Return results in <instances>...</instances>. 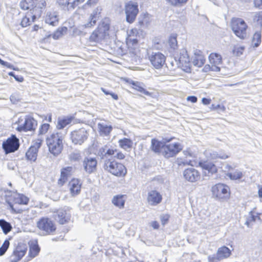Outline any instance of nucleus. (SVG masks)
<instances>
[{
    "label": "nucleus",
    "mask_w": 262,
    "mask_h": 262,
    "mask_svg": "<svg viewBox=\"0 0 262 262\" xmlns=\"http://www.w3.org/2000/svg\"><path fill=\"white\" fill-rule=\"evenodd\" d=\"M138 31L137 29H133L128 32L127 37L126 38L127 44H132L133 46L138 43V39L137 34Z\"/></svg>",
    "instance_id": "7c9ffc66"
},
{
    "label": "nucleus",
    "mask_w": 262,
    "mask_h": 262,
    "mask_svg": "<svg viewBox=\"0 0 262 262\" xmlns=\"http://www.w3.org/2000/svg\"><path fill=\"white\" fill-rule=\"evenodd\" d=\"M41 15V11L38 12V14H33L31 16L32 20H30V18L27 16L23 17L21 20L20 25L23 27H26L31 24L32 22H33L34 20L36 19V16H40Z\"/></svg>",
    "instance_id": "72a5a7b5"
},
{
    "label": "nucleus",
    "mask_w": 262,
    "mask_h": 262,
    "mask_svg": "<svg viewBox=\"0 0 262 262\" xmlns=\"http://www.w3.org/2000/svg\"><path fill=\"white\" fill-rule=\"evenodd\" d=\"M46 2L45 0H40L38 2L36 6L34 7L35 10H36V8H39V10L37 13H35V14H38L40 11H41V13L42 12L41 9L45 8L46 6Z\"/></svg>",
    "instance_id": "6e6d98bb"
},
{
    "label": "nucleus",
    "mask_w": 262,
    "mask_h": 262,
    "mask_svg": "<svg viewBox=\"0 0 262 262\" xmlns=\"http://www.w3.org/2000/svg\"><path fill=\"white\" fill-rule=\"evenodd\" d=\"M173 6H179L185 4L188 0H167Z\"/></svg>",
    "instance_id": "13d9d810"
},
{
    "label": "nucleus",
    "mask_w": 262,
    "mask_h": 262,
    "mask_svg": "<svg viewBox=\"0 0 262 262\" xmlns=\"http://www.w3.org/2000/svg\"><path fill=\"white\" fill-rule=\"evenodd\" d=\"M73 173V168L72 166L63 167L61 169L60 177L58 180V184L63 185Z\"/></svg>",
    "instance_id": "412c9836"
},
{
    "label": "nucleus",
    "mask_w": 262,
    "mask_h": 262,
    "mask_svg": "<svg viewBox=\"0 0 262 262\" xmlns=\"http://www.w3.org/2000/svg\"><path fill=\"white\" fill-rule=\"evenodd\" d=\"M10 99L13 104H17L20 100L21 98L18 94L14 93L10 96Z\"/></svg>",
    "instance_id": "5fc2aeb1"
},
{
    "label": "nucleus",
    "mask_w": 262,
    "mask_h": 262,
    "mask_svg": "<svg viewBox=\"0 0 262 262\" xmlns=\"http://www.w3.org/2000/svg\"><path fill=\"white\" fill-rule=\"evenodd\" d=\"M13 199L15 204L27 205L29 202V198L23 194L17 193L15 195L11 196Z\"/></svg>",
    "instance_id": "2f4dec72"
},
{
    "label": "nucleus",
    "mask_w": 262,
    "mask_h": 262,
    "mask_svg": "<svg viewBox=\"0 0 262 262\" xmlns=\"http://www.w3.org/2000/svg\"><path fill=\"white\" fill-rule=\"evenodd\" d=\"M171 64L173 67L176 66L182 69L186 72H190V62L189 55L186 49H183L179 55L175 56L171 61Z\"/></svg>",
    "instance_id": "20e7f679"
},
{
    "label": "nucleus",
    "mask_w": 262,
    "mask_h": 262,
    "mask_svg": "<svg viewBox=\"0 0 262 262\" xmlns=\"http://www.w3.org/2000/svg\"><path fill=\"white\" fill-rule=\"evenodd\" d=\"M210 63L212 64V71L219 72L220 68L219 66L222 63V58L221 55L217 53H211L209 56Z\"/></svg>",
    "instance_id": "4be33fe9"
},
{
    "label": "nucleus",
    "mask_w": 262,
    "mask_h": 262,
    "mask_svg": "<svg viewBox=\"0 0 262 262\" xmlns=\"http://www.w3.org/2000/svg\"><path fill=\"white\" fill-rule=\"evenodd\" d=\"M49 127L50 124L48 123H43L42 124L39 129V135H40L45 134L49 130Z\"/></svg>",
    "instance_id": "864d4df0"
},
{
    "label": "nucleus",
    "mask_w": 262,
    "mask_h": 262,
    "mask_svg": "<svg viewBox=\"0 0 262 262\" xmlns=\"http://www.w3.org/2000/svg\"><path fill=\"white\" fill-rule=\"evenodd\" d=\"M59 16L56 12H48L45 17V22L47 24L56 26L58 24Z\"/></svg>",
    "instance_id": "c85d7f7f"
},
{
    "label": "nucleus",
    "mask_w": 262,
    "mask_h": 262,
    "mask_svg": "<svg viewBox=\"0 0 262 262\" xmlns=\"http://www.w3.org/2000/svg\"><path fill=\"white\" fill-rule=\"evenodd\" d=\"M162 194L155 190H150L148 192L147 201L151 206H156L159 204L162 201Z\"/></svg>",
    "instance_id": "a211bd4d"
},
{
    "label": "nucleus",
    "mask_w": 262,
    "mask_h": 262,
    "mask_svg": "<svg viewBox=\"0 0 262 262\" xmlns=\"http://www.w3.org/2000/svg\"><path fill=\"white\" fill-rule=\"evenodd\" d=\"M257 194L259 201L262 202V185L258 186Z\"/></svg>",
    "instance_id": "680f3d73"
},
{
    "label": "nucleus",
    "mask_w": 262,
    "mask_h": 262,
    "mask_svg": "<svg viewBox=\"0 0 262 262\" xmlns=\"http://www.w3.org/2000/svg\"><path fill=\"white\" fill-rule=\"evenodd\" d=\"M10 245L9 239H6L0 247V256L5 254Z\"/></svg>",
    "instance_id": "09e8293b"
},
{
    "label": "nucleus",
    "mask_w": 262,
    "mask_h": 262,
    "mask_svg": "<svg viewBox=\"0 0 262 262\" xmlns=\"http://www.w3.org/2000/svg\"><path fill=\"white\" fill-rule=\"evenodd\" d=\"M118 142L120 146L124 149L131 148L133 144L132 140L126 138L119 140Z\"/></svg>",
    "instance_id": "e433bc0d"
},
{
    "label": "nucleus",
    "mask_w": 262,
    "mask_h": 262,
    "mask_svg": "<svg viewBox=\"0 0 262 262\" xmlns=\"http://www.w3.org/2000/svg\"><path fill=\"white\" fill-rule=\"evenodd\" d=\"M261 34L260 32H256L253 36L252 42L254 47H257L261 43Z\"/></svg>",
    "instance_id": "a19ab883"
},
{
    "label": "nucleus",
    "mask_w": 262,
    "mask_h": 262,
    "mask_svg": "<svg viewBox=\"0 0 262 262\" xmlns=\"http://www.w3.org/2000/svg\"><path fill=\"white\" fill-rule=\"evenodd\" d=\"M231 255V251L227 247L223 246L219 248L216 252L217 260H222L229 258Z\"/></svg>",
    "instance_id": "cd10ccee"
},
{
    "label": "nucleus",
    "mask_w": 262,
    "mask_h": 262,
    "mask_svg": "<svg viewBox=\"0 0 262 262\" xmlns=\"http://www.w3.org/2000/svg\"><path fill=\"white\" fill-rule=\"evenodd\" d=\"M101 11V7H97L94 10L90 17V21L84 25L85 28H91L96 25V21L100 17Z\"/></svg>",
    "instance_id": "b1692460"
},
{
    "label": "nucleus",
    "mask_w": 262,
    "mask_h": 262,
    "mask_svg": "<svg viewBox=\"0 0 262 262\" xmlns=\"http://www.w3.org/2000/svg\"><path fill=\"white\" fill-rule=\"evenodd\" d=\"M244 49L243 47H234L232 50L233 54L236 56H240L243 54Z\"/></svg>",
    "instance_id": "603ef678"
},
{
    "label": "nucleus",
    "mask_w": 262,
    "mask_h": 262,
    "mask_svg": "<svg viewBox=\"0 0 262 262\" xmlns=\"http://www.w3.org/2000/svg\"><path fill=\"white\" fill-rule=\"evenodd\" d=\"M197 165L201 168L205 176H210L217 172L218 168L215 164L209 160H201Z\"/></svg>",
    "instance_id": "f8f14e48"
},
{
    "label": "nucleus",
    "mask_w": 262,
    "mask_h": 262,
    "mask_svg": "<svg viewBox=\"0 0 262 262\" xmlns=\"http://www.w3.org/2000/svg\"><path fill=\"white\" fill-rule=\"evenodd\" d=\"M168 43L171 50H176L178 47V42L176 36L174 35L170 36L169 38Z\"/></svg>",
    "instance_id": "a18cd8bd"
},
{
    "label": "nucleus",
    "mask_w": 262,
    "mask_h": 262,
    "mask_svg": "<svg viewBox=\"0 0 262 262\" xmlns=\"http://www.w3.org/2000/svg\"><path fill=\"white\" fill-rule=\"evenodd\" d=\"M149 58L151 64L156 69H160L165 62V57L160 52H152Z\"/></svg>",
    "instance_id": "f3484780"
},
{
    "label": "nucleus",
    "mask_w": 262,
    "mask_h": 262,
    "mask_svg": "<svg viewBox=\"0 0 262 262\" xmlns=\"http://www.w3.org/2000/svg\"><path fill=\"white\" fill-rule=\"evenodd\" d=\"M84 1V0H74L73 2H71V9H74L76 6L82 3Z\"/></svg>",
    "instance_id": "bf43d9fd"
},
{
    "label": "nucleus",
    "mask_w": 262,
    "mask_h": 262,
    "mask_svg": "<svg viewBox=\"0 0 262 262\" xmlns=\"http://www.w3.org/2000/svg\"><path fill=\"white\" fill-rule=\"evenodd\" d=\"M38 229L43 231L45 235L53 234L56 230V227L53 221L48 217L41 218L37 223Z\"/></svg>",
    "instance_id": "6e6552de"
},
{
    "label": "nucleus",
    "mask_w": 262,
    "mask_h": 262,
    "mask_svg": "<svg viewBox=\"0 0 262 262\" xmlns=\"http://www.w3.org/2000/svg\"><path fill=\"white\" fill-rule=\"evenodd\" d=\"M125 46L120 41L116 42V56H123L125 54Z\"/></svg>",
    "instance_id": "4c0bfd02"
},
{
    "label": "nucleus",
    "mask_w": 262,
    "mask_h": 262,
    "mask_svg": "<svg viewBox=\"0 0 262 262\" xmlns=\"http://www.w3.org/2000/svg\"><path fill=\"white\" fill-rule=\"evenodd\" d=\"M231 28L236 36L241 39L245 38L247 25L243 19L239 18L233 19Z\"/></svg>",
    "instance_id": "9d476101"
},
{
    "label": "nucleus",
    "mask_w": 262,
    "mask_h": 262,
    "mask_svg": "<svg viewBox=\"0 0 262 262\" xmlns=\"http://www.w3.org/2000/svg\"><path fill=\"white\" fill-rule=\"evenodd\" d=\"M68 29L66 27L59 28L52 35V37L55 39H58L61 37L64 33H66Z\"/></svg>",
    "instance_id": "79ce46f5"
},
{
    "label": "nucleus",
    "mask_w": 262,
    "mask_h": 262,
    "mask_svg": "<svg viewBox=\"0 0 262 262\" xmlns=\"http://www.w3.org/2000/svg\"><path fill=\"white\" fill-rule=\"evenodd\" d=\"M212 109L214 110H220L222 111H225L226 110L225 107L223 105L217 104V105H212Z\"/></svg>",
    "instance_id": "052dcab7"
},
{
    "label": "nucleus",
    "mask_w": 262,
    "mask_h": 262,
    "mask_svg": "<svg viewBox=\"0 0 262 262\" xmlns=\"http://www.w3.org/2000/svg\"><path fill=\"white\" fill-rule=\"evenodd\" d=\"M227 176L230 179L236 180L241 179L243 177V173L238 170L231 169L227 174Z\"/></svg>",
    "instance_id": "f704fd0d"
},
{
    "label": "nucleus",
    "mask_w": 262,
    "mask_h": 262,
    "mask_svg": "<svg viewBox=\"0 0 262 262\" xmlns=\"http://www.w3.org/2000/svg\"><path fill=\"white\" fill-rule=\"evenodd\" d=\"M39 251V248L38 245L31 247L29 250V255L31 257H35Z\"/></svg>",
    "instance_id": "3c124183"
},
{
    "label": "nucleus",
    "mask_w": 262,
    "mask_h": 262,
    "mask_svg": "<svg viewBox=\"0 0 262 262\" xmlns=\"http://www.w3.org/2000/svg\"><path fill=\"white\" fill-rule=\"evenodd\" d=\"M74 119V117L71 115L58 118L56 124V128L58 129H62L64 128L67 125L70 124Z\"/></svg>",
    "instance_id": "c756f323"
},
{
    "label": "nucleus",
    "mask_w": 262,
    "mask_h": 262,
    "mask_svg": "<svg viewBox=\"0 0 262 262\" xmlns=\"http://www.w3.org/2000/svg\"><path fill=\"white\" fill-rule=\"evenodd\" d=\"M174 138V137L166 138L163 142L153 138L151 140L150 149L156 154L162 155L166 159L174 157L183 148L179 142L170 143Z\"/></svg>",
    "instance_id": "f257e3e1"
},
{
    "label": "nucleus",
    "mask_w": 262,
    "mask_h": 262,
    "mask_svg": "<svg viewBox=\"0 0 262 262\" xmlns=\"http://www.w3.org/2000/svg\"><path fill=\"white\" fill-rule=\"evenodd\" d=\"M151 226L154 229H158L160 227V225L158 221H155L151 223Z\"/></svg>",
    "instance_id": "0e129e2a"
},
{
    "label": "nucleus",
    "mask_w": 262,
    "mask_h": 262,
    "mask_svg": "<svg viewBox=\"0 0 262 262\" xmlns=\"http://www.w3.org/2000/svg\"><path fill=\"white\" fill-rule=\"evenodd\" d=\"M97 28L101 31H102V32L104 33V34H105L106 35L107 32L110 29V25L107 23V20L105 19L102 21V23L100 24Z\"/></svg>",
    "instance_id": "de8ad7c7"
},
{
    "label": "nucleus",
    "mask_w": 262,
    "mask_h": 262,
    "mask_svg": "<svg viewBox=\"0 0 262 262\" xmlns=\"http://www.w3.org/2000/svg\"><path fill=\"white\" fill-rule=\"evenodd\" d=\"M254 3L256 7L260 8L262 6V0H254Z\"/></svg>",
    "instance_id": "774afa93"
},
{
    "label": "nucleus",
    "mask_w": 262,
    "mask_h": 262,
    "mask_svg": "<svg viewBox=\"0 0 262 262\" xmlns=\"http://www.w3.org/2000/svg\"><path fill=\"white\" fill-rule=\"evenodd\" d=\"M126 198V195L116 196V206L119 208H123L124 205Z\"/></svg>",
    "instance_id": "c03bdc74"
},
{
    "label": "nucleus",
    "mask_w": 262,
    "mask_h": 262,
    "mask_svg": "<svg viewBox=\"0 0 262 262\" xmlns=\"http://www.w3.org/2000/svg\"><path fill=\"white\" fill-rule=\"evenodd\" d=\"M35 3L32 1V0H21L20 2L19 6L21 9L23 10H29L30 9L31 11L33 10L34 12L35 11V8L34 7V5Z\"/></svg>",
    "instance_id": "473e14b6"
},
{
    "label": "nucleus",
    "mask_w": 262,
    "mask_h": 262,
    "mask_svg": "<svg viewBox=\"0 0 262 262\" xmlns=\"http://www.w3.org/2000/svg\"><path fill=\"white\" fill-rule=\"evenodd\" d=\"M97 161L95 158H84L83 166L84 170L89 174H91L96 170Z\"/></svg>",
    "instance_id": "6ab92c4d"
},
{
    "label": "nucleus",
    "mask_w": 262,
    "mask_h": 262,
    "mask_svg": "<svg viewBox=\"0 0 262 262\" xmlns=\"http://www.w3.org/2000/svg\"><path fill=\"white\" fill-rule=\"evenodd\" d=\"M42 144V140H38L28 149L26 153V158L31 162H35L37 159L39 148Z\"/></svg>",
    "instance_id": "2eb2a0df"
},
{
    "label": "nucleus",
    "mask_w": 262,
    "mask_h": 262,
    "mask_svg": "<svg viewBox=\"0 0 262 262\" xmlns=\"http://www.w3.org/2000/svg\"><path fill=\"white\" fill-rule=\"evenodd\" d=\"M37 125V122L33 118L28 117L25 119L24 123L19 125L18 129L19 131L34 130Z\"/></svg>",
    "instance_id": "5701e85b"
},
{
    "label": "nucleus",
    "mask_w": 262,
    "mask_h": 262,
    "mask_svg": "<svg viewBox=\"0 0 262 262\" xmlns=\"http://www.w3.org/2000/svg\"><path fill=\"white\" fill-rule=\"evenodd\" d=\"M98 1L99 0H89L84 6L85 7L86 5L91 6L97 3Z\"/></svg>",
    "instance_id": "69168bd1"
},
{
    "label": "nucleus",
    "mask_w": 262,
    "mask_h": 262,
    "mask_svg": "<svg viewBox=\"0 0 262 262\" xmlns=\"http://www.w3.org/2000/svg\"><path fill=\"white\" fill-rule=\"evenodd\" d=\"M114 153L115 150L113 148H110L107 145L101 148L98 152L99 155L102 158H106L104 168L113 175H115V165L114 164L115 160L110 159V158L113 157Z\"/></svg>",
    "instance_id": "7ed1b4c3"
},
{
    "label": "nucleus",
    "mask_w": 262,
    "mask_h": 262,
    "mask_svg": "<svg viewBox=\"0 0 262 262\" xmlns=\"http://www.w3.org/2000/svg\"><path fill=\"white\" fill-rule=\"evenodd\" d=\"M57 3L59 6L64 10H71V2L69 0H57Z\"/></svg>",
    "instance_id": "37998d69"
},
{
    "label": "nucleus",
    "mask_w": 262,
    "mask_h": 262,
    "mask_svg": "<svg viewBox=\"0 0 262 262\" xmlns=\"http://www.w3.org/2000/svg\"><path fill=\"white\" fill-rule=\"evenodd\" d=\"M127 172V170L123 164L116 163V176L124 177Z\"/></svg>",
    "instance_id": "ea45409f"
},
{
    "label": "nucleus",
    "mask_w": 262,
    "mask_h": 262,
    "mask_svg": "<svg viewBox=\"0 0 262 262\" xmlns=\"http://www.w3.org/2000/svg\"><path fill=\"white\" fill-rule=\"evenodd\" d=\"M71 208L69 207L64 206L54 212V219L60 225L69 223L71 217Z\"/></svg>",
    "instance_id": "1a4fd4ad"
},
{
    "label": "nucleus",
    "mask_w": 262,
    "mask_h": 262,
    "mask_svg": "<svg viewBox=\"0 0 262 262\" xmlns=\"http://www.w3.org/2000/svg\"><path fill=\"white\" fill-rule=\"evenodd\" d=\"M183 177L185 181L193 183L201 179V172L194 168H187L183 171Z\"/></svg>",
    "instance_id": "4468645a"
},
{
    "label": "nucleus",
    "mask_w": 262,
    "mask_h": 262,
    "mask_svg": "<svg viewBox=\"0 0 262 262\" xmlns=\"http://www.w3.org/2000/svg\"><path fill=\"white\" fill-rule=\"evenodd\" d=\"M0 227L4 234H8L12 229L11 224L4 219H0Z\"/></svg>",
    "instance_id": "58836bf2"
},
{
    "label": "nucleus",
    "mask_w": 262,
    "mask_h": 262,
    "mask_svg": "<svg viewBox=\"0 0 262 262\" xmlns=\"http://www.w3.org/2000/svg\"><path fill=\"white\" fill-rule=\"evenodd\" d=\"M98 125L99 130L101 135L107 136L113 129L112 126L107 125L103 123H99Z\"/></svg>",
    "instance_id": "c9c22d12"
},
{
    "label": "nucleus",
    "mask_w": 262,
    "mask_h": 262,
    "mask_svg": "<svg viewBox=\"0 0 262 262\" xmlns=\"http://www.w3.org/2000/svg\"><path fill=\"white\" fill-rule=\"evenodd\" d=\"M19 147V139L14 135L4 141L2 144V148L6 154L12 153L18 150Z\"/></svg>",
    "instance_id": "9b49d317"
},
{
    "label": "nucleus",
    "mask_w": 262,
    "mask_h": 262,
    "mask_svg": "<svg viewBox=\"0 0 262 262\" xmlns=\"http://www.w3.org/2000/svg\"><path fill=\"white\" fill-rule=\"evenodd\" d=\"M139 12L138 5L137 3L130 2L125 6L126 20L129 24L133 23L136 19Z\"/></svg>",
    "instance_id": "ddd939ff"
},
{
    "label": "nucleus",
    "mask_w": 262,
    "mask_h": 262,
    "mask_svg": "<svg viewBox=\"0 0 262 262\" xmlns=\"http://www.w3.org/2000/svg\"><path fill=\"white\" fill-rule=\"evenodd\" d=\"M170 215L169 214H163L160 217V220L161 224L163 226H165L167 224L169 220Z\"/></svg>",
    "instance_id": "4d7b16f0"
},
{
    "label": "nucleus",
    "mask_w": 262,
    "mask_h": 262,
    "mask_svg": "<svg viewBox=\"0 0 262 262\" xmlns=\"http://www.w3.org/2000/svg\"><path fill=\"white\" fill-rule=\"evenodd\" d=\"M102 31L97 28L90 35L89 37L90 42L95 43L101 42L106 36L105 34Z\"/></svg>",
    "instance_id": "a878e982"
},
{
    "label": "nucleus",
    "mask_w": 262,
    "mask_h": 262,
    "mask_svg": "<svg viewBox=\"0 0 262 262\" xmlns=\"http://www.w3.org/2000/svg\"><path fill=\"white\" fill-rule=\"evenodd\" d=\"M132 85V87L133 89H135V90L139 91L141 93H143L146 95L148 96H152V93L148 92V91H146L144 88L138 85L137 84L138 83H131Z\"/></svg>",
    "instance_id": "49530a36"
},
{
    "label": "nucleus",
    "mask_w": 262,
    "mask_h": 262,
    "mask_svg": "<svg viewBox=\"0 0 262 262\" xmlns=\"http://www.w3.org/2000/svg\"><path fill=\"white\" fill-rule=\"evenodd\" d=\"M187 100L192 103H195L197 102L198 99L195 96H191L188 97Z\"/></svg>",
    "instance_id": "338daca9"
},
{
    "label": "nucleus",
    "mask_w": 262,
    "mask_h": 262,
    "mask_svg": "<svg viewBox=\"0 0 262 262\" xmlns=\"http://www.w3.org/2000/svg\"><path fill=\"white\" fill-rule=\"evenodd\" d=\"M261 216H262V211H258L256 207L253 208L249 212V215L246 219L245 225L248 227H252L256 222H261Z\"/></svg>",
    "instance_id": "dca6fc26"
},
{
    "label": "nucleus",
    "mask_w": 262,
    "mask_h": 262,
    "mask_svg": "<svg viewBox=\"0 0 262 262\" xmlns=\"http://www.w3.org/2000/svg\"><path fill=\"white\" fill-rule=\"evenodd\" d=\"M89 132L84 127L74 130L71 132L70 138L74 145H81L88 139Z\"/></svg>",
    "instance_id": "0eeeda50"
},
{
    "label": "nucleus",
    "mask_w": 262,
    "mask_h": 262,
    "mask_svg": "<svg viewBox=\"0 0 262 262\" xmlns=\"http://www.w3.org/2000/svg\"><path fill=\"white\" fill-rule=\"evenodd\" d=\"M255 19H256L257 21L262 20V11L256 13L255 14Z\"/></svg>",
    "instance_id": "e2e57ef3"
},
{
    "label": "nucleus",
    "mask_w": 262,
    "mask_h": 262,
    "mask_svg": "<svg viewBox=\"0 0 262 262\" xmlns=\"http://www.w3.org/2000/svg\"><path fill=\"white\" fill-rule=\"evenodd\" d=\"M81 185L82 183L78 179L73 178L70 181L69 186L72 195L75 196L80 193Z\"/></svg>",
    "instance_id": "393cba45"
},
{
    "label": "nucleus",
    "mask_w": 262,
    "mask_h": 262,
    "mask_svg": "<svg viewBox=\"0 0 262 262\" xmlns=\"http://www.w3.org/2000/svg\"><path fill=\"white\" fill-rule=\"evenodd\" d=\"M212 195L220 200H227L230 197V189L228 186L222 183H217L212 187Z\"/></svg>",
    "instance_id": "423d86ee"
},
{
    "label": "nucleus",
    "mask_w": 262,
    "mask_h": 262,
    "mask_svg": "<svg viewBox=\"0 0 262 262\" xmlns=\"http://www.w3.org/2000/svg\"><path fill=\"white\" fill-rule=\"evenodd\" d=\"M205 62V58L201 51L195 50L194 51V56L192 58V63L194 66L201 67Z\"/></svg>",
    "instance_id": "bb28decb"
},
{
    "label": "nucleus",
    "mask_w": 262,
    "mask_h": 262,
    "mask_svg": "<svg viewBox=\"0 0 262 262\" xmlns=\"http://www.w3.org/2000/svg\"><path fill=\"white\" fill-rule=\"evenodd\" d=\"M183 156L177 158V164L179 167H185L186 166H196L198 161L195 154L189 149H187L183 152Z\"/></svg>",
    "instance_id": "39448f33"
},
{
    "label": "nucleus",
    "mask_w": 262,
    "mask_h": 262,
    "mask_svg": "<svg viewBox=\"0 0 262 262\" xmlns=\"http://www.w3.org/2000/svg\"><path fill=\"white\" fill-rule=\"evenodd\" d=\"M63 138L59 133H53L46 138L49 151L54 156L57 157L62 151Z\"/></svg>",
    "instance_id": "f03ea898"
},
{
    "label": "nucleus",
    "mask_w": 262,
    "mask_h": 262,
    "mask_svg": "<svg viewBox=\"0 0 262 262\" xmlns=\"http://www.w3.org/2000/svg\"><path fill=\"white\" fill-rule=\"evenodd\" d=\"M27 248L25 245H20L16 247L13 251V254L11 257V262H18L25 255Z\"/></svg>",
    "instance_id": "aec40b11"
},
{
    "label": "nucleus",
    "mask_w": 262,
    "mask_h": 262,
    "mask_svg": "<svg viewBox=\"0 0 262 262\" xmlns=\"http://www.w3.org/2000/svg\"><path fill=\"white\" fill-rule=\"evenodd\" d=\"M6 203L9 205V207L10 209L11 210V212L14 213H21L23 212V210L21 209H15L12 203L11 202V200L9 199H8L7 198L6 199Z\"/></svg>",
    "instance_id": "8fccbe9b"
}]
</instances>
